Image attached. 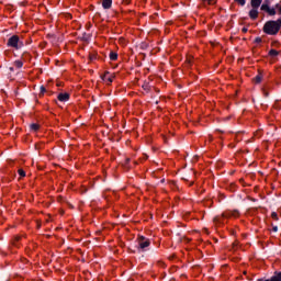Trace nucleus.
<instances>
[{
    "label": "nucleus",
    "mask_w": 281,
    "mask_h": 281,
    "mask_svg": "<svg viewBox=\"0 0 281 281\" xmlns=\"http://www.w3.org/2000/svg\"><path fill=\"white\" fill-rule=\"evenodd\" d=\"M281 29V19L267 21L262 27L263 34L268 36H277Z\"/></svg>",
    "instance_id": "f257e3e1"
},
{
    "label": "nucleus",
    "mask_w": 281,
    "mask_h": 281,
    "mask_svg": "<svg viewBox=\"0 0 281 281\" xmlns=\"http://www.w3.org/2000/svg\"><path fill=\"white\" fill-rule=\"evenodd\" d=\"M137 245L140 251H146V249L150 247V239L146 238L144 235H138Z\"/></svg>",
    "instance_id": "f03ea898"
},
{
    "label": "nucleus",
    "mask_w": 281,
    "mask_h": 281,
    "mask_svg": "<svg viewBox=\"0 0 281 281\" xmlns=\"http://www.w3.org/2000/svg\"><path fill=\"white\" fill-rule=\"evenodd\" d=\"M222 216H224V218H240V211L238 210H226L222 213Z\"/></svg>",
    "instance_id": "7ed1b4c3"
},
{
    "label": "nucleus",
    "mask_w": 281,
    "mask_h": 281,
    "mask_svg": "<svg viewBox=\"0 0 281 281\" xmlns=\"http://www.w3.org/2000/svg\"><path fill=\"white\" fill-rule=\"evenodd\" d=\"M9 47H15V49H19V47H22L23 44L19 40V36L13 35L9 41H8Z\"/></svg>",
    "instance_id": "20e7f679"
},
{
    "label": "nucleus",
    "mask_w": 281,
    "mask_h": 281,
    "mask_svg": "<svg viewBox=\"0 0 281 281\" xmlns=\"http://www.w3.org/2000/svg\"><path fill=\"white\" fill-rule=\"evenodd\" d=\"M101 78H102L103 82H105V85L109 86V85H112L113 81L115 80V74H111L109 71H105L103 74V76H101Z\"/></svg>",
    "instance_id": "39448f33"
},
{
    "label": "nucleus",
    "mask_w": 281,
    "mask_h": 281,
    "mask_svg": "<svg viewBox=\"0 0 281 281\" xmlns=\"http://www.w3.org/2000/svg\"><path fill=\"white\" fill-rule=\"evenodd\" d=\"M260 10H262V12H267V14H269V16H276L277 12L273 8H270L269 4H262Z\"/></svg>",
    "instance_id": "423d86ee"
},
{
    "label": "nucleus",
    "mask_w": 281,
    "mask_h": 281,
    "mask_svg": "<svg viewBox=\"0 0 281 281\" xmlns=\"http://www.w3.org/2000/svg\"><path fill=\"white\" fill-rule=\"evenodd\" d=\"M70 95L68 92H65V93H59L57 95V100H59V102H68Z\"/></svg>",
    "instance_id": "0eeeda50"
},
{
    "label": "nucleus",
    "mask_w": 281,
    "mask_h": 281,
    "mask_svg": "<svg viewBox=\"0 0 281 281\" xmlns=\"http://www.w3.org/2000/svg\"><path fill=\"white\" fill-rule=\"evenodd\" d=\"M225 216L222 215H217L214 217L213 222L215 223V225H225Z\"/></svg>",
    "instance_id": "6e6552de"
},
{
    "label": "nucleus",
    "mask_w": 281,
    "mask_h": 281,
    "mask_svg": "<svg viewBox=\"0 0 281 281\" xmlns=\"http://www.w3.org/2000/svg\"><path fill=\"white\" fill-rule=\"evenodd\" d=\"M257 281H281V272H276L270 279H258Z\"/></svg>",
    "instance_id": "1a4fd4ad"
},
{
    "label": "nucleus",
    "mask_w": 281,
    "mask_h": 281,
    "mask_svg": "<svg viewBox=\"0 0 281 281\" xmlns=\"http://www.w3.org/2000/svg\"><path fill=\"white\" fill-rule=\"evenodd\" d=\"M249 18L251 19V21H256V19H258V9L256 8H252L250 11H249Z\"/></svg>",
    "instance_id": "9d476101"
},
{
    "label": "nucleus",
    "mask_w": 281,
    "mask_h": 281,
    "mask_svg": "<svg viewBox=\"0 0 281 281\" xmlns=\"http://www.w3.org/2000/svg\"><path fill=\"white\" fill-rule=\"evenodd\" d=\"M112 5H113V0H102L103 10H111Z\"/></svg>",
    "instance_id": "9b49d317"
},
{
    "label": "nucleus",
    "mask_w": 281,
    "mask_h": 281,
    "mask_svg": "<svg viewBox=\"0 0 281 281\" xmlns=\"http://www.w3.org/2000/svg\"><path fill=\"white\" fill-rule=\"evenodd\" d=\"M261 4H262V0H251L250 1L251 8H255L257 10L260 8Z\"/></svg>",
    "instance_id": "f8f14e48"
},
{
    "label": "nucleus",
    "mask_w": 281,
    "mask_h": 281,
    "mask_svg": "<svg viewBox=\"0 0 281 281\" xmlns=\"http://www.w3.org/2000/svg\"><path fill=\"white\" fill-rule=\"evenodd\" d=\"M203 5H216L218 3V0H200Z\"/></svg>",
    "instance_id": "ddd939ff"
},
{
    "label": "nucleus",
    "mask_w": 281,
    "mask_h": 281,
    "mask_svg": "<svg viewBox=\"0 0 281 281\" xmlns=\"http://www.w3.org/2000/svg\"><path fill=\"white\" fill-rule=\"evenodd\" d=\"M262 72H258V75L252 79L255 85H260L262 82Z\"/></svg>",
    "instance_id": "4468645a"
},
{
    "label": "nucleus",
    "mask_w": 281,
    "mask_h": 281,
    "mask_svg": "<svg viewBox=\"0 0 281 281\" xmlns=\"http://www.w3.org/2000/svg\"><path fill=\"white\" fill-rule=\"evenodd\" d=\"M109 58H110V60L115 61V60H117L119 55H117V53L111 50V52H110V55H109Z\"/></svg>",
    "instance_id": "2eb2a0df"
},
{
    "label": "nucleus",
    "mask_w": 281,
    "mask_h": 281,
    "mask_svg": "<svg viewBox=\"0 0 281 281\" xmlns=\"http://www.w3.org/2000/svg\"><path fill=\"white\" fill-rule=\"evenodd\" d=\"M268 56H271V57L280 56V52L272 48L269 50Z\"/></svg>",
    "instance_id": "dca6fc26"
},
{
    "label": "nucleus",
    "mask_w": 281,
    "mask_h": 281,
    "mask_svg": "<svg viewBox=\"0 0 281 281\" xmlns=\"http://www.w3.org/2000/svg\"><path fill=\"white\" fill-rule=\"evenodd\" d=\"M40 91V98H43L45 95V93H47V89L45 88V86H42Z\"/></svg>",
    "instance_id": "f3484780"
},
{
    "label": "nucleus",
    "mask_w": 281,
    "mask_h": 281,
    "mask_svg": "<svg viewBox=\"0 0 281 281\" xmlns=\"http://www.w3.org/2000/svg\"><path fill=\"white\" fill-rule=\"evenodd\" d=\"M98 59V53H91L89 55V60H97Z\"/></svg>",
    "instance_id": "a211bd4d"
},
{
    "label": "nucleus",
    "mask_w": 281,
    "mask_h": 281,
    "mask_svg": "<svg viewBox=\"0 0 281 281\" xmlns=\"http://www.w3.org/2000/svg\"><path fill=\"white\" fill-rule=\"evenodd\" d=\"M14 67H16L18 69H21V67H23V61L21 60L14 61Z\"/></svg>",
    "instance_id": "6ab92c4d"
},
{
    "label": "nucleus",
    "mask_w": 281,
    "mask_h": 281,
    "mask_svg": "<svg viewBox=\"0 0 281 281\" xmlns=\"http://www.w3.org/2000/svg\"><path fill=\"white\" fill-rule=\"evenodd\" d=\"M235 3H237V5H245V3H247V0H234Z\"/></svg>",
    "instance_id": "aec40b11"
},
{
    "label": "nucleus",
    "mask_w": 281,
    "mask_h": 281,
    "mask_svg": "<svg viewBox=\"0 0 281 281\" xmlns=\"http://www.w3.org/2000/svg\"><path fill=\"white\" fill-rule=\"evenodd\" d=\"M119 44H120V45H126V38L120 37V38H119Z\"/></svg>",
    "instance_id": "412c9836"
},
{
    "label": "nucleus",
    "mask_w": 281,
    "mask_h": 281,
    "mask_svg": "<svg viewBox=\"0 0 281 281\" xmlns=\"http://www.w3.org/2000/svg\"><path fill=\"white\" fill-rule=\"evenodd\" d=\"M271 218H272L273 221H279L278 213L272 212V213H271Z\"/></svg>",
    "instance_id": "4be33fe9"
},
{
    "label": "nucleus",
    "mask_w": 281,
    "mask_h": 281,
    "mask_svg": "<svg viewBox=\"0 0 281 281\" xmlns=\"http://www.w3.org/2000/svg\"><path fill=\"white\" fill-rule=\"evenodd\" d=\"M144 91H150V86L148 83L143 85Z\"/></svg>",
    "instance_id": "5701e85b"
},
{
    "label": "nucleus",
    "mask_w": 281,
    "mask_h": 281,
    "mask_svg": "<svg viewBox=\"0 0 281 281\" xmlns=\"http://www.w3.org/2000/svg\"><path fill=\"white\" fill-rule=\"evenodd\" d=\"M238 245H240V241L235 240V241L233 243V249H237V248H238Z\"/></svg>",
    "instance_id": "b1692460"
},
{
    "label": "nucleus",
    "mask_w": 281,
    "mask_h": 281,
    "mask_svg": "<svg viewBox=\"0 0 281 281\" xmlns=\"http://www.w3.org/2000/svg\"><path fill=\"white\" fill-rule=\"evenodd\" d=\"M229 189L232 190V192H235L236 183L232 182L231 186H229Z\"/></svg>",
    "instance_id": "393cba45"
},
{
    "label": "nucleus",
    "mask_w": 281,
    "mask_h": 281,
    "mask_svg": "<svg viewBox=\"0 0 281 281\" xmlns=\"http://www.w3.org/2000/svg\"><path fill=\"white\" fill-rule=\"evenodd\" d=\"M18 173L20 175V177H25V171L23 169H19Z\"/></svg>",
    "instance_id": "a878e982"
},
{
    "label": "nucleus",
    "mask_w": 281,
    "mask_h": 281,
    "mask_svg": "<svg viewBox=\"0 0 281 281\" xmlns=\"http://www.w3.org/2000/svg\"><path fill=\"white\" fill-rule=\"evenodd\" d=\"M276 8H277V10H278V14H281V4L277 3V4H276Z\"/></svg>",
    "instance_id": "bb28decb"
},
{
    "label": "nucleus",
    "mask_w": 281,
    "mask_h": 281,
    "mask_svg": "<svg viewBox=\"0 0 281 281\" xmlns=\"http://www.w3.org/2000/svg\"><path fill=\"white\" fill-rule=\"evenodd\" d=\"M241 32H243V34H247V32H249V30L247 27H243Z\"/></svg>",
    "instance_id": "cd10ccee"
},
{
    "label": "nucleus",
    "mask_w": 281,
    "mask_h": 281,
    "mask_svg": "<svg viewBox=\"0 0 281 281\" xmlns=\"http://www.w3.org/2000/svg\"><path fill=\"white\" fill-rule=\"evenodd\" d=\"M159 267H166V263L164 261H158Z\"/></svg>",
    "instance_id": "c85d7f7f"
},
{
    "label": "nucleus",
    "mask_w": 281,
    "mask_h": 281,
    "mask_svg": "<svg viewBox=\"0 0 281 281\" xmlns=\"http://www.w3.org/2000/svg\"><path fill=\"white\" fill-rule=\"evenodd\" d=\"M32 131H36V124L31 125Z\"/></svg>",
    "instance_id": "c756f323"
},
{
    "label": "nucleus",
    "mask_w": 281,
    "mask_h": 281,
    "mask_svg": "<svg viewBox=\"0 0 281 281\" xmlns=\"http://www.w3.org/2000/svg\"><path fill=\"white\" fill-rule=\"evenodd\" d=\"M256 43H262V40L260 37H257Z\"/></svg>",
    "instance_id": "7c9ffc66"
},
{
    "label": "nucleus",
    "mask_w": 281,
    "mask_h": 281,
    "mask_svg": "<svg viewBox=\"0 0 281 281\" xmlns=\"http://www.w3.org/2000/svg\"><path fill=\"white\" fill-rule=\"evenodd\" d=\"M56 86L57 87H63V82H57Z\"/></svg>",
    "instance_id": "2f4dec72"
},
{
    "label": "nucleus",
    "mask_w": 281,
    "mask_h": 281,
    "mask_svg": "<svg viewBox=\"0 0 281 281\" xmlns=\"http://www.w3.org/2000/svg\"><path fill=\"white\" fill-rule=\"evenodd\" d=\"M239 183H245V180L244 179H239Z\"/></svg>",
    "instance_id": "473e14b6"
},
{
    "label": "nucleus",
    "mask_w": 281,
    "mask_h": 281,
    "mask_svg": "<svg viewBox=\"0 0 281 281\" xmlns=\"http://www.w3.org/2000/svg\"><path fill=\"white\" fill-rule=\"evenodd\" d=\"M243 273H244V276H247V271H244Z\"/></svg>",
    "instance_id": "72a5a7b5"
},
{
    "label": "nucleus",
    "mask_w": 281,
    "mask_h": 281,
    "mask_svg": "<svg viewBox=\"0 0 281 281\" xmlns=\"http://www.w3.org/2000/svg\"><path fill=\"white\" fill-rule=\"evenodd\" d=\"M37 227H41V225L38 224V222H37Z\"/></svg>",
    "instance_id": "f704fd0d"
},
{
    "label": "nucleus",
    "mask_w": 281,
    "mask_h": 281,
    "mask_svg": "<svg viewBox=\"0 0 281 281\" xmlns=\"http://www.w3.org/2000/svg\"><path fill=\"white\" fill-rule=\"evenodd\" d=\"M36 130L38 131V125H36Z\"/></svg>",
    "instance_id": "c9c22d12"
}]
</instances>
